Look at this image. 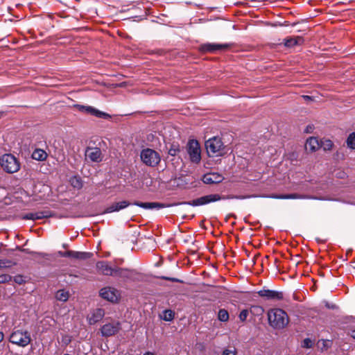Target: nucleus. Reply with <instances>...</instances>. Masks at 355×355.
<instances>
[{
	"label": "nucleus",
	"mask_w": 355,
	"mask_h": 355,
	"mask_svg": "<svg viewBox=\"0 0 355 355\" xmlns=\"http://www.w3.org/2000/svg\"><path fill=\"white\" fill-rule=\"evenodd\" d=\"M134 205L136 206H138L139 207L146 209H162L165 207H168L171 205H166L161 202H141L139 201H135L132 203L129 202L127 200H123L121 202H116L112 203L111 205L107 207L105 211H103L104 214H108L112 213L114 211H119L121 209H123L126 207H128L130 205Z\"/></svg>",
	"instance_id": "1"
},
{
	"label": "nucleus",
	"mask_w": 355,
	"mask_h": 355,
	"mask_svg": "<svg viewBox=\"0 0 355 355\" xmlns=\"http://www.w3.org/2000/svg\"><path fill=\"white\" fill-rule=\"evenodd\" d=\"M268 317L270 325L275 329H283L288 323L287 313L281 309L270 310L268 313Z\"/></svg>",
	"instance_id": "2"
},
{
	"label": "nucleus",
	"mask_w": 355,
	"mask_h": 355,
	"mask_svg": "<svg viewBox=\"0 0 355 355\" xmlns=\"http://www.w3.org/2000/svg\"><path fill=\"white\" fill-rule=\"evenodd\" d=\"M235 199L234 195L220 196L219 194H209L192 200L189 202H183L181 204H187L193 207L202 206L210 202H216L220 200Z\"/></svg>",
	"instance_id": "3"
},
{
	"label": "nucleus",
	"mask_w": 355,
	"mask_h": 355,
	"mask_svg": "<svg viewBox=\"0 0 355 355\" xmlns=\"http://www.w3.org/2000/svg\"><path fill=\"white\" fill-rule=\"evenodd\" d=\"M209 156H222L225 153V146L220 138L214 137L205 142Z\"/></svg>",
	"instance_id": "4"
},
{
	"label": "nucleus",
	"mask_w": 355,
	"mask_h": 355,
	"mask_svg": "<svg viewBox=\"0 0 355 355\" xmlns=\"http://www.w3.org/2000/svg\"><path fill=\"white\" fill-rule=\"evenodd\" d=\"M0 165L8 173H14L20 168L19 161L12 154H4L0 157Z\"/></svg>",
	"instance_id": "5"
},
{
	"label": "nucleus",
	"mask_w": 355,
	"mask_h": 355,
	"mask_svg": "<svg viewBox=\"0 0 355 355\" xmlns=\"http://www.w3.org/2000/svg\"><path fill=\"white\" fill-rule=\"evenodd\" d=\"M31 340L30 332L21 329L13 331L9 338V341L11 343L21 347L28 346Z\"/></svg>",
	"instance_id": "6"
},
{
	"label": "nucleus",
	"mask_w": 355,
	"mask_h": 355,
	"mask_svg": "<svg viewBox=\"0 0 355 355\" xmlns=\"http://www.w3.org/2000/svg\"><path fill=\"white\" fill-rule=\"evenodd\" d=\"M140 158L144 164L150 167L157 166L161 161L159 154L155 150L148 148L141 151Z\"/></svg>",
	"instance_id": "7"
},
{
	"label": "nucleus",
	"mask_w": 355,
	"mask_h": 355,
	"mask_svg": "<svg viewBox=\"0 0 355 355\" xmlns=\"http://www.w3.org/2000/svg\"><path fill=\"white\" fill-rule=\"evenodd\" d=\"M140 273L136 270L115 266L114 277L123 281H136L139 279Z\"/></svg>",
	"instance_id": "8"
},
{
	"label": "nucleus",
	"mask_w": 355,
	"mask_h": 355,
	"mask_svg": "<svg viewBox=\"0 0 355 355\" xmlns=\"http://www.w3.org/2000/svg\"><path fill=\"white\" fill-rule=\"evenodd\" d=\"M187 152L190 160L193 163H198L201 159L200 144L197 140H190L187 144Z\"/></svg>",
	"instance_id": "9"
},
{
	"label": "nucleus",
	"mask_w": 355,
	"mask_h": 355,
	"mask_svg": "<svg viewBox=\"0 0 355 355\" xmlns=\"http://www.w3.org/2000/svg\"><path fill=\"white\" fill-rule=\"evenodd\" d=\"M73 107L78 110L79 112L89 114L92 116H95L98 118L108 119L111 118V116L105 113L104 112H102L101 110H98L92 106L89 105H74Z\"/></svg>",
	"instance_id": "10"
},
{
	"label": "nucleus",
	"mask_w": 355,
	"mask_h": 355,
	"mask_svg": "<svg viewBox=\"0 0 355 355\" xmlns=\"http://www.w3.org/2000/svg\"><path fill=\"white\" fill-rule=\"evenodd\" d=\"M99 295L103 299L111 302H117L120 298L119 291L111 286H106L101 288L99 291Z\"/></svg>",
	"instance_id": "11"
},
{
	"label": "nucleus",
	"mask_w": 355,
	"mask_h": 355,
	"mask_svg": "<svg viewBox=\"0 0 355 355\" xmlns=\"http://www.w3.org/2000/svg\"><path fill=\"white\" fill-rule=\"evenodd\" d=\"M121 329V324L119 321H112L105 324L101 328L103 336L110 337L116 334Z\"/></svg>",
	"instance_id": "12"
},
{
	"label": "nucleus",
	"mask_w": 355,
	"mask_h": 355,
	"mask_svg": "<svg viewBox=\"0 0 355 355\" xmlns=\"http://www.w3.org/2000/svg\"><path fill=\"white\" fill-rule=\"evenodd\" d=\"M232 44H214L207 43L200 46V51L203 53H214L216 51H225L230 49Z\"/></svg>",
	"instance_id": "13"
},
{
	"label": "nucleus",
	"mask_w": 355,
	"mask_h": 355,
	"mask_svg": "<svg viewBox=\"0 0 355 355\" xmlns=\"http://www.w3.org/2000/svg\"><path fill=\"white\" fill-rule=\"evenodd\" d=\"M96 270L98 274L105 276L114 277L115 266L112 267L107 261H99L96 264Z\"/></svg>",
	"instance_id": "14"
},
{
	"label": "nucleus",
	"mask_w": 355,
	"mask_h": 355,
	"mask_svg": "<svg viewBox=\"0 0 355 355\" xmlns=\"http://www.w3.org/2000/svg\"><path fill=\"white\" fill-rule=\"evenodd\" d=\"M257 293L260 297H264L266 300H280L284 297L282 292L269 289L261 290Z\"/></svg>",
	"instance_id": "15"
},
{
	"label": "nucleus",
	"mask_w": 355,
	"mask_h": 355,
	"mask_svg": "<svg viewBox=\"0 0 355 355\" xmlns=\"http://www.w3.org/2000/svg\"><path fill=\"white\" fill-rule=\"evenodd\" d=\"M52 216V212L49 210H43L37 211L35 213H28L26 214L24 216H23V219L24 220H36L43 218H46L49 217H51Z\"/></svg>",
	"instance_id": "16"
},
{
	"label": "nucleus",
	"mask_w": 355,
	"mask_h": 355,
	"mask_svg": "<svg viewBox=\"0 0 355 355\" xmlns=\"http://www.w3.org/2000/svg\"><path fill=\"white\" fill-rule=\"evenodd\" d=\"M85 156L93 162H100L102 161V153L99 148H90L86 149Z\"/></svg>",
	"instance_id": "17"
},
{
	"label": "nucleus",
	"mask_w": 355,
	"mask_h": 355,
	"mask_svg": "<svg viewBox=\"0 0 355 355\" xmlns=\"http://www.w3.org/2000/svg\"><path fill=\"white\" fill-rule=\"evenodd\" d=\"M224 178L218 173H209L203 175L202 181L205 184H211L220 183Z\"/></svg>",
	"instance_id": "18"
},
{
	"label": "nucleus",
	"mask_w": 355,
	"mask_h": 355,
	"mask_svg": "<svg viewBox=\"0 0 355 355\" xmlns=\"http://www.w3.org/2000/svg\"><path fill=\"white\" fill-rule=\"evenodd\" d=\"M320 148V141L316 137H310L306 140L305 148L309 152H315Z\"/></svg>",
	"instance_id": "19"
},
{
	"label": "nucleus",
	"mask_w": 355,
	"mask_h": 355,
	"mask_svg": "<svg viewBox=\"0 0 355 355\" xmlns=\"http://www.w3.org/2000/svg\"><path fill=\"white\" fill-rule=\"evenodd\" d=\"M105 315V311L103 309H96L91 314L89 318V323L94 324L103 319Z\"/></svg>",
	"instance_id": "20"
},
{
	"label": "nucleus",
	"mask_w": 355,
	"mask_h": 355,
	"mask_svg": "<svg viewBox=\"0 0 355 355\" xmlns=\"http://www.w3.org/2000/svg\"><path fill=\"white\" fill-rule=\"evenodd\" d=\"M303 41V38L300 36L290 37L284 39V45L286 47H293L295 45L301 44Z\"/></svg>",
	"instance_id": "21"
},
{
	"label": "nucleus",
	"mask_w": 355,
	"mask_h": 355,
	"mask_svg": "<svg viewBox=\"0 0 355 355\" xmlns=\"http://www.w3.org/2000/svg\"><path fill=\"white\" fill-rule=\"evenodd\" d=\"M47 156L46 151L40 148H36L32 154V158L37 161H44Z\"/></svg>",
	"instance_id": "22"
},
{
	"label": "nucleus",
	"mask_w": 355,
	"mask_h": 355,
	"mask_svg": "<svg viewBox=\"0 0 355 355\" xmlns=\"http://www.w3.org/2000/svg\"><path fill=\"white\" fill-rule=\"evenodd\" d=\"M70 184L74 189H80L83 186V180L80 177L74 175L69 180Z\"/></svg>",
	"instance_id": "23"
},
{
	"label": "nucleus",
	"mask_w": 355,
	"mask_h": 355,
	"mask_svg": "<svg viewBox=\"0 0 355 355\" xmlns=\"http://www.w3.org/2000/svg\"><path fill=\"white\" fill-rule=\"evenodd\" d=\"M166 148L168 150V153L171 156H176L180 152V145L178 143L169 144V146L166 145Z\"/></svg>",
	"instance_id": "24"
},
{
	"label": "nucleus",
	"mask_w": 355,
	"mask_h": 355,
	"mask_svg": "<svg viewBox=\"0 0 355 355\" xmlns=\"http://www.w3.org/2000/svg\"><path fill=\"white\" fill-rule=\"evenodd\" d=\"M69 293L64 289L58 290L55 294V298L57 300L65 302L68 300Z\"/></svg>",
	"instance_id": "25"
},
{
	"label": "nucleus",
	"mask_w": 355,
	"mask_h": 355,
	"mask_svg": "<svg viewBox=\"0 0 355 355\" xmlns=\"http://www.w3.org/2000/svg\"><path fill=\"white\" fill-rule=\"evenodd\" d=\"M274 198L277 199H302L305 198V196L297 193H291L277 195L275 196Z\"/></svg>",
	"instance_id": "26"
},
{
	"label": "nucleus",
	"mask_w": 355,
	"mask_h": 355,
	"mask_svg": "<svg viewBox=\"0 0 355 355\" xmlns=\"http://www.w3.org/2000/svg\"><path fill=\"white\" fill-rule=\"evenodd\" d=\"M174 312L170 309L164 310L162 314L161 315L162 319L167 322L172 321L174 318Z\"/></svg>",
	"instance_id": "27"
},
{
	"label": "nucleus",
	"mask_w": 355,
	"mask_h": 355,
	"mask_svg": "<svg viewBox=\"0 0 355 355\" xmlns=\"http://www.w3.org/2000/svg\"><path fill=\"white\" fill-rule=\"evenodd\" d=\"M92 256V254L91 252L74 251L73 259L85 260V259H89Z\"/></svg>",
	"instance_id": "28"
},
{
	"label": "nucleus",
	"mask_w": 355,
	"mask_h": 355,
	"mask_svg": "<svg viewBox=\"0 0 355 355\" xmlns=\"http://www.w3.org/2000/svg\"><path fill=\"white\" fill-rule=\"evenodd\" d=\"M334 143L330 139H324L320 141V148H322L324 150H331L333 148Z\"/></svg>",
	"instance_id": "29"
},
{
	"label": "nucleus",
	"mask_w": 355,
	"mask_h": 355,
	"mask_svg": "<svg viewBox=\"0 0 355 355\" xmlns=\"http://www.w3.org/2000/svg\"><path fill=\"white\" fill-rule=\"evenodd\" d=\"M218 319L221 322H227L229 320V313L227 310L221 309L218 313Z\"/></svg>",
	"instance_id": "30"
},
{
	"label": "nucleus",
	"mask_w": 355,
	"mask_h": 355,
	"mask_svg": "<svg viewBox=\"0 0 355 355\" xmlns=\"http://www.w3.org/2000/svg\"><path fill=\"white\" fill-rule=\"evenodd\" d=\"M346 142L349 148L355 149V132L349 134Z\"/></svg>",
	"instance_id": "31"
},
{
	"label": "nucleus",
	"mask_w": 355,
	"mask_h": 355,
	"mask_svg": "<svg viewBox=\"0 0 355 355\" xmlns=\"http://www.w3.org/2000/svg\"><path fill=\"white\" fill-rule=\"evenodd\" d=\"M17 249L18 250L21 251V252H25V253H28V254H37V255H39V256L42 257H44L43 253L35 252H33V251H31L29 249L23 248L22 247H20V246H17Z\"/></svg>",
	"instance_id": "32"
},
{
	"label": "nucleus",
	"mask_w": 355,
	"mask_h": 355,
	"mask_svg": "<svg viewBox=\"0 0 355 355\" xmlns=\"http://www.w3.org/2000/svg\"><path fill=\"white\" fill-rule=\"evenodd\" d=\"M58 253L59 256H60L62 257L73 258V255H74V251H73V250H67L65 252L59 251Z\"/></svg>",
	"instance_id": "33"
},
{
	"label": "nucleus",
	"mask_w": 355,
	"mask_h": 355,
	"mask_svg": "<svg viewBox=\"0 0 355 355\" xmlns=\"http://www.w3.org/2000/svg\"><path fill=\"white\" fill-rule=\"evenodd\" d=\"M313 342L309 338L303 340L302 343V347L304 348H311L313 347Z\"/></svg>",
	"instance_id": "34"
},
{
	"label": "nucleus",
	"mask_w": 355,
	"mask_h": 355,
	"mask_svg": "<svg viewBox=\"0 0 355 355\" xmlns=\"http://www.w3.org/2000/svg\"><path fill=\"white\" fill-rule=\"evenodd\" d=\"M12 277L8 274H2L0 275V284H5L11 281Z\"/></svg>",
	"instance_id": "35"
},
{
	"label": "nucleus",
	"mask_w": 355,
	"mask_h": 355,
	"mask_svg": "<svg viewBox=\"0 0 355 355\" xmlns=\"http://www.w3.org/2000/svg\"><path fill=\"white\" fill-rule=\"evenodd\" d=\"M12 265V261L8 259H0V268L10 267Z\"/></svg>",
	"instance_id": "36"
},
{
	"label": "nucleus",
	"mask_w": 355,
	"mask_h": 355,
	"mask_svg": "<svg viewBox=\"0 0 355 355\" xmlns=\"http://www.w3.org/2000/svg\"><path fill=\"white\" fill-rule=\"evenodd\" d=\"M248 315V311L246 309L242 310L239 315L241 321L244 322L246 320Z\"/></svg>",
	"instance_id": "37"
},
{
	"label": "nucleus",
	"mask_w": 355,
	"mask_h": 355,
	"mask_svg": "<svg viewBox=\"0 0 355 355\" xmlns=\"http://www.w3.org/2000/svg\"><path fill=\"white\" fill-rule=\"evenodd\" d=\"M222 355H236V350L234 348L233 349H225L223 352Z\"/></svg>",
	"instance_id": "38"
},
{
	"label": "nucleus",
	"mask_w": 355,
	"mask_h": 355,
	"mask_svg": "<svg viewBox=\"0 0 355 355\" xmlns=\"http://www.w3.org/2000/svg\"><path fill=\"white\" fill-rule=\"evenodd\" d=\"M14 281L18 284H21L24 282V277L22 275H17L14 277Z\"/></svg>",
	"instance_id": "39"
},
{
	"label": "nucleus",
	"mask_w": 355,
	"mask_h": 355,
	"mask_svg": "<svg viewBox=\"0 0 355 355\" xmlns=\"http://www.w3.org/2000/svg\"><path fill=\"white\" fill-rule=\"evenodd\" d=\"M162 278L164 279L169 280L172 282H181V281L180 279H177V278H174V277H162Z\"/></svg>",
	"instance_id": "40"
},
{
	"label": "nucleus",
	"mask_w": 355,
	"mask_h": 355,
	"mask_svg": "<svg viewBox=\"0 0 355 355\" xmlns=\"http://www.w3.org/2000/svg\"><path fill=\"white\" fill-rule=\"evenodd\" d=\"M252 196H243V195H239V196H235V199H237V200H244V199H247V198H251Z\"/></svg>",
	"instance_id": "41"
},
{
	"label": "nucleus",
	"mask_w": 355,
	"mask_h": 355,
	"mask_svg": "<svg viewBox=\"0 0 355 355\" xmlns=\"http://www.w3.org/2000/svg\"><path fill=\"white\" fill-rule=\"evenodd\" d=\"M326 306L329 309H337V306L334 304H329L328 302L326 303Z\"/></svg>",
	"instance_id": "42"
},
{
	"label": "nucleus",
	"mask_w": 355,
	"mask_h": 355,
	"mask_svg": "<svg viewBox=\"0 0 355 355\" xmlns=\"http://www.w3.org/2000/svg\"><path fill=\"white\" fill-rule=\"evenodd\" d=\"M62 340L66 345H68L71 342V338L69 336H65Z\"/></svg>",
	"instance_id": "43"
},
{
	"label": "nucleus",
	"mask_w": 355,
	"mask_h": 355,
	"mask_svg": "<svg viewBox=\"0 0 355 355\" xmlns=\"http://www.w3.org/2000/svg\"><path fill=\"white\" fill-rule=\"evenodd\" d=\"M313 129V125H308L306 128V132H311V130Z\"/></svg>",
	"instance_id": "44"
},
{
	"label": "nucleus",
	"mask_w": 355,
	"mask_h": 355,
	"mask_svg": "<svg viewBox=\"0 0 355 355\" xmlns=\"http://www.w3.org/2000/svg\"><path fill=\"white\" fill-rule=\"evenodd\" d=\"M4 338V334L2 331H0V343L3 340Z\"/></svg>",
	"instance_id": "45"
},
{
	"label": "nucleus",
	"mask_w": 355,
	"mask_h": 355,
	"mask_svg": "<svg viewBox=\"0 0 355 355\" xmlns=\"http://www.w3.org/2000/svg\"><path fill=\"white\" fill-rule=\"evenodd\" d=\"M302 97L305 99V100H312V98L309 96H306V95H304V96H302Z\"/></svg>",
	"instance_id": "46"
},
{
	"label": "nucleus",
	"mask_w": 355,
	"mask_h": 355,
	"mask_svg": "<svg viewBox=\"0 0 355 355\" xmlns=\"http://www.w3.org/2000/svg\"><path fill=\"white\" fill-rule=\"evenodd\" d=\"M351 336L355 339V330H352L351 332Z\"/></svg>",
	"instance_id": "47"
},
{
	"label": "nucleus",
	"mask_w": 355,
	"mask_h": 355,
	"mask_svg": "<svg viewBox=\"0 0 355 355\" xmlns=\"http://www.w3.org/2000/svg\"><path fill=\"white\" fill-rule=\"evenodd\" d=\"M144 355H154V354L152 352H146Z\"/></svg>",
	"instance_id": "48"
},
{
	"label": "nucleus",
	"mask_w": 355,
	"mask_h": 355,
	"mask_svg": "<svg viewBox=\"0 0 355 355\" xmlns=\"http://www.w3.org/2000/svg\"><path fill=\"white\" fill-rule=\"evenodd\" d=\"M326 343H327V341H326V340H322V344H323V347H327V346H326Z\"/></svg>",
	"instance_id": "49"
},
{
	"label": "nucleus",
	"mask_w": 355,
	"mask_h": 355,
	"mask_svg": "<svg viewBox=\"0 0 355 355\" xmlns=\"http://www.w3.org/2000/svg\"><path fill=\"white\" fill-rule=\"evenodd\" d=\"M2 114H3V112H0V119H1V116H2Z\"/></svg>",
	"instance_id": "50"
}]
</instances>
